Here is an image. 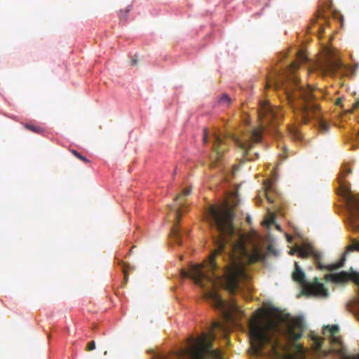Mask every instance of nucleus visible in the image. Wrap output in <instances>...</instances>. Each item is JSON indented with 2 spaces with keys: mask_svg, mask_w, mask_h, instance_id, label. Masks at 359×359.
Here are the masks:
<instances>
[{
  "mask_svg": "<svg viewBox=\"0 0 359 359\" xmlns=\"http://www.w3.org/2000/svg\"><path fill=\"white\" fill-rule=\"evenodd\" d=\"M206 214L215 231L212 234L215 249L203 264L192 265L189 271L182 269L181 275L191 278L202 288L212 289L206 294L212 306L220 310L226 320L236 323L243 316V311L235 302H225L216 289L223 287L231 293L236 292L239 282L248 278L244 264L263 261L266 254L256 245L251 252L248 250V238L244 234H236L233 213L226 205H212Z\"/></svg>",
  "mask_w": 359,
  "mask_h": 359,
  "instance_id": "obj_1",
  "label": "nucleus"
},
{
  "mask_svg": "<svg viewBox=\"0 0 359 359\" xmlns=\"http://www.w3.org/2000/svg\"><path fill=\"white\" fill-rule=\"evenodd\" d=\"M296 54L297 61L268 76L266 88L283 90L293 111H297L302 116V121L306 123L313 117H320V107L316 100L323 96V93L320 90L312 89L310 86L304 87L299 83L294 72L299 63L306 61L307 57L302 51Z\"/></svg>",
  "mask_w": 359,
  "mask_h": 359,
  "instance_id": "obj_2",
  "label": "nucleus"
},
{
  "mask_svg": "<svg viewBox=\"0 0 359 359\" xmlns=\"http://www.w3.org/2000/svg\"><path fill=\"white\" fill-rule=\"evenodd\" d=\"M228 332L229 327L225 323L214 321L208 332H203L198 337H190L184 347L168 355L156 354L151 359H205L208 354L214 359H224L219 349L212 348V343L217 334L226 340Z\"/></svg>",
  "mask_w": 359,
  "mask_h": 359,
  "instance_id": "obj_3",
  "label": "nucleus"
},
{
  "mask_svg": "<svg viewBox=\"0 0 359 359\" xmlns=\"http://www.w3.org/2000/svg\"><path fill=\"white\" fill-rule=\"evenodd\" d=\"M249 327L255 354L262 355L264 347L269 345L271 356L274 359L284 358L283 352L287 350V346L273 336L276 332H279L276 322L271 319L263 322L259 317L256 316L249 321Z\"/></svg>",
  "mask_w": 359,
  "mask_h": 359,
  "instance_id": "obj_4",
  "label": "nucleus"
},
{
  "mask_svg": "<svg viewBox=\"0 0 359 359\" xmlns=\"http://www.w3.org/2000/svg\"><path fill=\"white\" fill-rule=\"evenodd\" d=\"M339 331V327L336 325L323 327V334L330 339L331 344V348L328 351L323 350V339L318 336L312 337L313 349L316 357H325L331 353L334 354V359H351L350 356L347 355L341 337L338 335Z\"/></svg>",
  "mask_w": 359,
  "mask_h": 359,
  "instance_id": "obj_5",
  "label": "nucleus"
},
{
  "mask_svg": "<svg viewBox=\"0 0 359 359\" xmlns=\"http://www.w3.org/2000/svg\"><path fill=\"white\" fill-rule=\"evenodd\" d=\"M351 172V169L347 165H343L339 177V184L341 194L348 203L350 222L353 229H359V199L352 193L350 184L344 180Z\"/></svg>",
  "mask_w": 359,
  "mask_h": 359,
  "instance_id": "obj_6",
  "label": "nucleus"
},
{
  "mask_svg": "<svg viewBox=\"0 0 359 359\" xmlns=\"http://www.w3.org/2000/svg\"><path fill=\"white\" fill-rule=\"evenodd\" d=\"M262 138V129H254L249 134L244 135L242 138L233 136V140L236 145L241 150L243 157L245 161H253L258 158V153L252 154L250 150L255 144L259 143Z\"/></svg>",
  "mask_w": 359,
  "mask_h": 359,
  "instance_id": "obj_7",
  "label": "nucleus"
},
{
  "mask_svg": "<svg viewBox=\"0 0 359 359\" xmlns=\"http://www.w3.org/2000/svg\"><path fill=\"white\" fill-rule=\"evenodd\" d=\"M304 330V325L303 320L300 318H293L288 322L283 332L284 337L299 355H304L305 353L303 346L297 343L302 338Z\"/></svg>",
  "mask_w": 359,
  "mask_h": 359,
  "instance_id": "obj_8",
  "label": "nucleus"
},
{
  "mask_svg": "<svg viewBox=\"0 0 359 359\" xmlns=\"http://www.w3.org/2000/svg\"><path fill=\"white\" fill-rule=\"evenodd\" d=\"M292 278L294 281L302 285L304 294L319 296L327 295V290L325 288L324 285L318 281V278H315L313 283H311L306 281V275L297 262H294V271L292 273Z\"/></svg>",
  "mask_w": 359,
  "mask_h": 359,
  "instance_id": "obj_9",
  "label": "nucleus"
},
{
  "mask_svg": "<svg viewBox=\"0 0 359 359\" xmlns=\"http://www.w3.org/2000/svg\"><path fill=\"white\" fill-rule=\"evenodd\" d=\"M297 251L298 256L301 258H307L309 256H312L317 264L318 269L320 270L327 269L330 271H335L342 267L345 262V257H342L341 259L337 263L327 266L323 265L320 263L322 255L320 252L316 251L311 244H304L302 246H298L297 247Z\"/></svg>",
  "mask_w": 359,
  "mask_h": 359,
  "instance_id": "obj_10",
  "label": "nucleus"
},
{
  "mask_svg": "<svg viewBox=\"0 0 359 359\" xmlns=\"http://www.w3.org/2000/svg\"><path fill=\"white\" fill-rule=\"evenodd\" d=\"M258 115L262 127H266L273 122H278L283 114L280 109L271 105L267 101H260Z\"/></svg>",
  "mask_w": 359,
  "mask_h": 359,
  "instance_id": "obj_11",
  "label": "nucleus"
},
{
  "mask_svg": "<svg viewBox=\"0 0 359 359\" xmlns=\"http://www.w3.org/2000/svg\"><path fill=\"white\" fill-rule=\"evenodd\" d=\"M191 189L190 187H187L184 189H183L182 193L180 194L175 199V201L177 203V205H180V208H178L176 210V213H175L176 222H175V224H174L173 227L171 229L170 237H171V239L174 242H175L176 243H177L180 245L182 244V241H181V238H181L180 229L178 226L180 214H181L180 211L182 209V203L184 200V197L187 196H189L191 194Z\"/></svg>",
  "mask_w": 359,
  "mask_h": 359,
  "instance_id": "obj_12",
  "label": "nucleus"
},
{
  "mask_svg": "<svg viewBox=\"0 0 359 359\" xmlns=\"http://www.w3.org/2000/svg\"><path fill=\"white\" fill-rule=\"evenodd\" d=\"M327 280H332L337 283L346 282L352 280L356 283H359V273L352 272L351 273L346 271H341L338 273H331L326 276Z\"/></svg>",
  "mask_w": 359,
  "mask_h": 359,
  "instance_id": "obj_13",
  "label": "nucleus"
},
{
  "mask_svg": "<svg viewBox=\"0 0 359 359\" xmlns=\"http://www.w3.org/2000/svg\"><path fill=\"white\" fill-rule=\"evenodd\" d=\"M213 138L214 140L212 149L214 151V154L211 158H214L215 161H217L227 149V146L219 135H214Z\"/></svg>",
  "mask_w": 359,
  "mask_h": 359,
  "instance_id": "obj_14",
  "label": "nucleus"
},
{
  "mask_svg": "<svg viewBox=\"0 0 359 359\" xmlns=\"http://www.w3.org/2000/svg\"><path fill=\"white\" fill-rule=\"evenodd\" d=\"M344 67L343 64L338 59H330L322 67L325 74L334 75Z\"/></svg>",
  "mask_w": 359,
  "mask_h": 359,
  "instance_id": "obj_15",
  "label": "nucleus"
},
{
  "mask_svg": "<svg viewBox=\"0 0 359 359\" xmlns=\"http://www.w3.org/2000/svg\"><path fill=\"white\" fill-rule=\"evenodd\" d=\"M218 103L223 107H229L231 103V99L227 94H223L219 99Z\"/></svg>",
  "mask_w": 359,
  "mask_h": 359,
  "instance_id": "obj_16",
  "label": "nucleus"
},
{
  "mask_svg": "<svg viewBox=\"0 0 359 359\" xmlns=\"http://www.w3.org/2000/svg\"><path fill=\"white\" fill-rule=\"evenodd\" d=\"M25 128L27 130H31L34 133H38V134L43 132L42 128H41L39 126H35V125H32V124H26L25 126Z\"/></svg>",
  "mask_w": 359,
  "mask_h": 359,
  "instance_id": "obj_17",
  "label": "nucleus"
},
{
  "mask_svg": "<svg viewBox=\"0 0 359 359\" xmlns=\"http://www.w3.org/2000/svg\"><path fill=\"white\" fill-rule=\"evenodd\" d=\"M319 130L321 133H325L329 130V125L326 123L325 121L320 120L319 121Z\"/></svg>",
  "mask_w": 359,
  "mask_h": 359,
  "instance_id": "obj_18",
  "label": "nucleus"
},
{
  "mask_svg": "<svg viewBox=\"0 0 359 359\" xmlns=\"http://www.w3.org/2000/svg\"><path fill=\"white\" fill-rule=\"evenodd\" d=\"M354 250L359 251V242L353 241L352 244L347 247L346 252H352Z\"/></svg>",
  "mask_w": 359,
  "mask_h": 359,
  "instance_id": "obj_19",
  "label": "nucleus"
},
{
  "mask_svg": "<svg viewBox=\"0 0 359 359\" xmlns=\"http://www.w3.org/2000/svg\"><path fill=\"white\" fill-rule=\"evenodd\" d=\"M70 151L72 152V154H74L76 158H78L79 159H80L83 162H84V163H88L89 162V161L86 157L82 156L77 151H76L74 149H72V150H70Z\"/></svg>",
  "mask_w": 359,
  "mask_h": 359,
  "instance_id": "obj_20",
  "label": "nucleus"
},
{
  "mask_svg": "<svg viewBox=\"0 0 359 359\" xmlns=\"http://www.w3.org/2000/svg\"><path fill=\"white\" fill-rule=\"evenodd\" d=\"M270 216L268 219H266L264 222L268 226H270L275 222L276 215L274 213L269 212Z\"/></svg>",
  "mask_w": 359,
  "mask_h": 359,
  "instance_id": "obj_21",
  "label": "nucleus"
},
{
  "mask_svg": "<svg viewBox=\"0 0 359 359\" xmlns=\"http://www.w3.org/2000/svg\"><path fill=\"white\" fill-rule=\"evenodd\" d=\"M130 6L127 7L124 10H121L119 11V17H120V18L121 19H126V17H127V15L130 12Z\"/></svg>",
  "mask_w": 359,
  "mask_h": 359,
  "instance_id": "obj_22",
  "label": "nucleus"
},
{
  "mask_svg": "<svg viewBox=\"0 0 359 359\" xmlns=\"http://www.w3.org/2000/svg\"><path fill=\"white\" fill-rule=\"evenodd\" d=\"M289 130H290V133L292 135L293 137L297 138V139L300 137V135L297 128H295L294 127H291V128H290Z\"/></svg>",
  "mask_w": 359,
  "mask_h": 359,
  "instance_id": "obj_23",
  "label": "nucleus"
},
{
  "mask_svg": "<svg viewBox=\"0 0 359 359\" xmlns=\"http://www.w3.org/2000/svg\"><path fill=\"white\" fill-rule=\"evenodd\" d=\"M95 348V343L94 341L89 342L86 347V351H90Z\"/></svg>",
  "mask_w": 359,
  "mask_h": 359,
  "instance_id": "obj_24",
  "label": "nucleus"
},
{
  "mask_svg": "<svg viewBox=\"0 0 359 359\" xmlns=\"http://www.w3.org/2000/svg\"><path fill=\"white\" fill-rule=\"evenodd\" d=\"M123 271L124 273V279L126 280L128 277V275L127 273V265L124 263H123Z\"/></svg>",
  "mask_w": 359,
  "mask_h": 359,
  "instance_id": "obj_25",
  "label": "nucleus"
},
{
  "mask_svg": "<svg viewBox=\"0 0 359 359\" xmlns=\"http://www.w3.org/2000/svg\"><path fill=\"white\" fill-rule=\"evenodd\" d=\"M203 142L204 143L208 142V133L206 129H204L203 130Z\"/></svg>",
  "mask_w": 359,
  "mask_h": 359,
  "instance_id": "obj_26",
  "label": "nucleus"
},
{
  "mask_svg": "<svg viewBox=\"0 0 359 359\" xmlns=\"http://www.w3.org/2000/svg\"><path fill=\"white\" fill-rule=\"evenodd\" d=\"M283 152H284V155L281 154V156H283V159H285L287 157V149L285 147L283 148Z\"/></svg>",
  "mask_w": 359,
  "mask_h": 359,
  "instance_id": "obj_27",
  "label": "nucleus"
},
{
  "mask_svg": "<svg viewBox=\"0 0 359 359\" xmlns=\"http://www.w3.org/2000/svg\"><path fill=\"white\" fill-rule=\"evenodd\" d=\"M266 195V199L267 201L269 202V203H273V200L268 195L267 193L265 194Z\"/></svg>",
  "mask_w": 359,
  "mask_h": 359,
  "instance_id": "obj_28",
  "label": "nucleus"
},
{
  "mask_svg": "<svg viewBox=\"0 0 359 359\" xmlns=\"http://www.w3.org/2000/svg\"><path fill=\"white\" fill-rule=\"evenodd\" d=\"M353 107L354 109H357L359 107V99L353 104Z\"/></svg>",
  "mask_w": 359,
  "mask_h": 359,
  "instance_id": "obj_29",
  "label": "nucleus"
},
{
  "mask_svg": "<svg viewBox=\"0 0 359 359\" xmlns=\"http://www.w3.org/2000/svg\"><path fill=\"white\" fill-rule=\"evenodd\" d=\"M296 252H297V247H296L295 248H294V249L290 250V255H294Z\"/></svg>",
  "mask_w": 359,
  "mask_h": 359,
  "instance_id": "obj_30",
  "label": "nucleus"
},
{
  "mask_svg": "<svg viewBox=\"0 0 359 359\" xmlns=\"http://www.w3.org/2000/svg\"><path fill=\"white\" fill-rule=\"evenodd\" d=\"M341 101V98H338L337 102H336V104L339 105L340 104Z\"/></svg>",
  "mask_w": 359,
  "mask_h": 359,
  "instance_id": "obj_31",
  "label": "nucleus"
},
{
  "mask_svg": "<svg viewBox=\"0 0 359 359\" xmlns=\"http://www.w3.org/2000/svg\"><path fill=\"white\" fill-rule=\"evenodd\" d=\"M268 250H269V252H272V250H273V248H272V246H271V245H269V246L268 247Z\"/></svg>",
  "mask_w": 359,
  "mask_h": 359,
  "instance_id": "obj_32",
  "label": "nucleus"
},
{
  "mask_svg": "<svg viewBox=\"0 0 359 359\" xmlns=\"http://www.w3.org/2000/svg\"><path fill=\"white\" fill-rule=\"evenodd\" d=\"M133 64H136V63H137V60H133Z\"/></svg>",
  "mask_w": 359,
  "mask_h": 359,
  "instance_id": "obj_33",
  "label": "nucleus"
},
{
  "mask_svg": "<svg viewBox=\"0 0 359 359\" xmlns=\"http://www.w3.org/2000/svg\"><path fill=\"white\" fill-rule=\"evenodd\" d=\"M170 209L172 210H174V207L173 206H170Z\"/></svg>",
  "mask_w": 359,
  "mask_h": 359,
  "instance_id": "obj_34",
  "label": "nucleus"
},
{
  "mask_svg": "<svg viewBox=\"0 0 359 359\" xmlns=\"http://www.w3.org/2000/svg\"><path fill=\"white\" fill-rule=\"evenodd\" d=\"M276 226H277V228H278V229H280V227H279V226H278V225H277V224H276Z\"/></svg>",
  "mask_w": 359,
  "mask_h": 359,
  "instance_id": "obj_35",
  "label": "nucleus"
},
{
  "mask_svg": "<svg viewBox=\"0 0 359 359\" xmlns=\"http://www.w3.org/2000/svg\"><path fill=\"white\" fill-rule=\"evenodd\" d=\"M286 359H292V358H286Z\"/></svg>",
  "mask_w": 359,
  "mask_h": 359,
  "instance_id": "obj_36",
  "label": "nucleus"
}]
</instances>
